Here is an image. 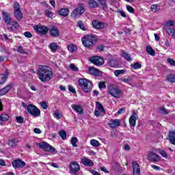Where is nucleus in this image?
I'll use <instances>...</instances> for the list:
<instances>
[{"label": "nucleus", "instance_id": "4", "mask_svg": "<svg viewBox=\"0 0 175 175\" xmlns=\"http://www.w3.org/2000/svg\"><path fill=\"white\" fill-rule=\"evenodd\" d=\"M84 12H85L84 5L79 4V7L71 12V17H73L74 18H79L81 14H83Z\"/></svg>", "mask_w": 175, "mask_h": 175}, {"label": "nucleus", "instance_id": "61", "mask_svg": "<svg viewBox=\"0 0 175 175\" xmlns=\"http://www.w3.org/2000/svg\"><path fill=\"white\" fill-rule=\"evenodd\" d=\"M33 132L34 133H37L38 135H40V133H42V131H40V129L38 128H35L33 129Z\"/></svg>", "mask_w": 175, "mask_h": 175}, {"label": "nucleus", "instance_id": "1", "mask_svg": "<svg viewBox=\"0 0 175 175\" xmlns=\"http://www.w3.org/2000/svg\"><path fill=\"white\" fill-rule=\"evenodd\" d=\"M37 75L39 80L42 83L50 81L53 79V70L49 66H39L37 70Z\"/></svg>", "mask_w": 175, "mask_h": 175}, {"label": "nucleus", "instance_id": "16", "mask_svg": "<svg viewBox=\"0 0 175 175\" xmlns=\"http://www.w3.org/2000/svg\"><path fill=\"white\" fill-rule=\"evenodd\" d=\"M12 166L14 169H18L19 167H24L26 165L25 162L23 160L17 159L12 161Z\"/></svg>", "mask_w": 175, "mask_h": 175}, {"label": "nucleus", "instance_id": "41", "mask_svg": "<svg viewBox=\"0 0 175 175\" xmlns=\"http://www.w3.org/2000/svg\"><path fill=\"white\" fill-rule=\"evenodd\" d=\"M59 135L62 140H65V139H66V132L65 131V130L60 131L59 132Z\"/></svg>", "mask_w": 175, "mask_h": 175}, {"label": "nucleus", "instance_id": "33", "mask_svg": "<svg viewBox=\"0 0 175 175\" xmlns=\"http://www.w3.org/2000/svg\"><path fill=\"white\" fill-rule=\"evenodd\" d=\"M68 50L69 53H75L77 51V46L73 44L68 45Z\"/></svg>", "mask_w": 175, "mask_h": 175}, {"label": "nucleus", "instance_id": "50", "mask_svg": "<svg viewBox=\"0 0 175 175\" xmlns=\"http://www.w3.org/2000/svg\"><path fill=\"white\" fill-rule=\"evenodd\" d=\"M160 111L162 114H169L170 113V111H167V109L163 107L160 108Z\"/></svg>", "mask_w": 175, "mask_h": 175}, {"label": "nucleus", "instance_id": "10", "mask_svg": "<svg viewBox=\"0 0 175 175\" xmlns=\"http://www.w3.org/2000/svg\"><path fill=\"white\" fill-rule=\"evenodd\" d=\"M92 25L95 29H105V28H107V27H109V24L99 21H93L92 22Z\"/></svg>", "mask_w": 175, "mask_h": 175}, {"label": "nucleus", "instance_id": "21", "mask_svg": "<svg viewBox=\"0 0 175 175\" xmlns=\"http://www.w3.org/2000/svg\"><path fill=\"white\" fill-rule=\"evenodd\" d=\"M49 33L52 38H58L59 36V30L55 27H53L49 29Z\"/></svg>", "mask_w": 175, "mask_h": 175}, {"label": "nucleus", "instance_id": "31", "mask_svg": "<svg viewBox=\"0 0 175 175\" xmlns=\"http://www.w3.org/2000/svg\"><path fill=\"white\" fill-rule=\"evenodd\" d=\"M49 47L52 53H55L58 50V45L57 44V42L51 43Z\"/></svg>", "mask_w": 175, "mask_h": 175}, {"label": "nucleus", "instance_id": "20", "mask_svg": "<svg viewBox=\"0 0 175 175\" xmlns=\"http://www.w3.org/2000/svg\"><path fill=\"white\" fill-rule=\"evenodd\" d=\"M107 64L111 68H117L120 66V61L117 59H109Z\"/></svg>", "mask_w": 175, "mask_h": 175}, {"label": "nucleus", "instance_id": "17", "mask_svg": "<svg viewBox=\"0 0 175 175\" xmlns=\"http://www.w3.org/2000/svg\"><path fill=\"white\" fill-rule=\"evenodd\" d=\"M137 120V113L136 112L133 111L130 118H129V124L131 126H136V120Z\"/></svg>", "mask_w": 175, "mask_h": 175}, {"label": "nucleus", "instance_id": "62", "mask_svg": "<svg viewBox=\"0 0 175 175\" xmlns=\"http://www.w3.org/2000/svg\"><path fill=\"white\" fill-rule=\"evenodd\" d=\"M124 113H125V108L123 107V108H121L118 111V114L120 115V114H124Z\"/></svg>", "mask_w": 175, "mask_h": 175}, {"label": "nucleus", "instance_id": "53", "mask_svg": "<svg viewBox=\"0 0 175 175\" xmlns=\"http://www.w3.org/2000/svg\"><path fill=\"white\" fill-rule=\"evenodd\" d=\"M16 122H18V124H23V122H24V118H23L22 116H17Z\"/></svg>", "mask_w": 175, "mask_h": 175}, {"label": "nucleus", "instance_id": "46", "mask_svg": "<svg viewBox=\"0 0 175 175\" xmlns=\"http://www.w3.org/2000/svg\"><path fill=\"white\" fill-rule=\"evenodd\" d=\"M70 69L74 72H79V68L75 65V64H70Z\"/></svg>", "mask_w": 175, "mask_h": 175}, {"label": "nucleus", "instance_id": "45", "mask_svg": "<svg viewBox=\"0 0 175 175\" xmlns=\"http://www.w3.org/2000/svg\"><path fill=\"white\" fill-rule=\"evenodd\" d=\"M7 80H8V75H3V76L1 78V81H0L1 85L5 84V83H6V81H7Z\"/></svg>", "mask_w": 175, "mask_h": 175}, {"label": "nucleus", "instance_id": "57", "mask_svg": "<svg viewBox=\"0 0 175 175\" xmlns=\"http://www.w3.org/2000/svg\"><path fill=\"white\" fill-rule=\"evenodd\" d=\"M167 62H168V64H170V65H172V66H175V61L173 59H167Z\"/></svg>", "mask_w": 175, "mask_h": 175}, {"label": "nucleus", "instance_id": "60", "mask_svg": "<svg viewBox=\"0 0 175 175\" xmlns=\"http://www.w3.org/2000/svg\"><path fill=\"white\" fill-rule=\"evenodd\" d=\"M24 35H25V38H32V33H31V32H29V31H25L24 33Z\"/></svg>", "mask_w": 175, "mask_h": 175}, {"label": "nucleus", "instance_id": "14", "mask_svg": "<svg viewBox=\"0 0 175 175\" xmlns=\"http://www.w3.org/2000/svg\"><path fill=\"white\" fill-rule=\"evenodd\" d=\"M8 29H10L12 32L17 31L20 28V25L16 21H11L8 25Z\"/></svg>", "mask_w": 175, "mask_h": 175}, {"label": "nucleus", "instance_id": "13", "mask_svg": "<svg viewBox=\"0 0 175 175\" xmlns=\"http://www.w3.org/2000/svg\"><path fill=\"white\" fill-rule=\"evenodd\" d=\"M80 171V165L77 161H71L70 163V172L72 174H76L77 172Z\"/></svg>", "mask_w": 175, "mask_h": 175}, {"label": "nucleus", "instance_id": "43", "mask_svg": "<svg viewBox=\"0 0 175 175\" xmlns=\"http://www.w3.org/2000/svg\"><path fill=\"white\" fill-rule=\"evenodd\" d=\"M79 142V139H77V137H74L71 139V144L73 147H77V144H76V143H77Z\"/></svg>", "mask_w": 175, "mask_h": 175}, {"label": "nucleus", "instance_id": "32", "mask_svg": "<svg viewBox=\"0 0 175 175\" xmlns=\"http://www.w3.org/2000/svg\"><path fill=\"white\" fill-rule=\"evenodd\" d=\"M146 53L149 54V55H152V57H154L155 55V51L151 47V46H146Z\"/></svg>", "mask_w": 175, "mask_h": 175}, {"label": "nucleus", "instance_id": "11", "mask_svg": "<svg viewBox=\"0 0 175 175\" xmlns=\"http://www.w3.org/2000/svg\"><path fill=\"white\" fill-rule=\"evenodd\" d=\"M34 30L37 33L40 35H46L49 32V29L46 26H42L40 25H36L33 27Z\"/></svg>", "mask_w": 175, "mask_h": 175}, {"label": "nucleus", "instance_id": "23", "mask_svg": "<svg viewBox=\"0 0 175 175\" xmlns=\"http://www.w3.org/2000/svg\"><path fill=\"white\" fill-rule=\"evenodd\" d=\"M168 139H169L170 143L175 146V130L169 131Z\"/></svg>", "mask_w": 175, "mask_h": 175}, {"label": "nucleus", "instance_id": "5", "mask_svg": "<svg viewBox=\"0 0 175 175\" xmlns=\"http://www.w3.org/2000/svg\"><path fill=\"white\" fill-rule=\"evenodd\" d=\"M148 159L150 161V162H159V161H161V157L158 154L157 150H152L149 151Z\"/></svg>", "mask_w": 175, "mask_h": 175}, {"label": "nucleus", "instance_id": "38", "mask_svg": "<svg viewBox=\"0 0 175 175\" xmlns=\"http://www.w3.org/2000/svg\"><path fill=\"white\" fill-rule=\"evenodd\" d=\"M90 144L93 147H99V146H100V143H99V142L96 139H91Z\"/></svg>", "mask_w": 175, "mask_h": 175}, {"label": "nucleus", "instance_id": "54", "mask_svg": "<svg viewBox=\"0 0 175 175\" xmlns=\"http://www.w3.org/2000/svg\"><path fill=\"white\" fill-rule=\"evenodd\" d=\"M173 25H174V21H168L165 23V27H173Z\"/></svg>", "mask_w": 175, "mask_h": 175}, {"label": "nucleus", "instance_id": "36", "mask_svg": "<svg viewBox=\"0 0 175 175\" xmlns=\"http://www.w3.org/2000/svg\"><path fill=\"white\" fill-rule=\"evenodd\" d=\"M96 106L98 111H100V113H106V111H105V108H103V105H102V104H100V103L96 102Z\"/></svg>", "mask_w": 175, "mask_h": 175}, {"label": "nucleus", "instance_id": "19", "mask_svg": "<svg viewBox=\"0 0 175 175\" xmlns=\"http://www.w3.org/2000/svg\"><path fill=\"white\" fill-rule=\"evenodd\" d=\"M108 125L110 126V128L116 129V128H118V126L121 125V122L118 119H112L110 120Z\"/></svg>", "mask_w": 175, "mask_h": 175}, {"label": "nucleus", "instance_id": "55", "mask_svg": "<svg viewBox=\"0 0 175 175\" xmlns=\"http://www.w3.org/2000/svg\"><path fill=\"white\" fill-rule=\"evenodd\" d=\"M98 88L100 90H102V88H106V84L103 81H100L98 83Z\"/></svg>", "mask_w": 175, "mask_h": 175}, {"label": "nucleus", "instance_id": "40", "mask_svg": "<svg viewBox=\"0 0 175 175\" xmlns=\"http://www.w3.org/2000/svg\"><path fill=\"white\" fill-rule=\"evenodd\" d=\"M113 73H114L116 77H118V76H120V75H124L125 70H116L114 71Z\"/></svg>", "mask_w": 175, "mask_h": 175}, {"label": "nucleus", "instance_id": "42", "mask_svg": "<svg viewBox=\"0 0 175 175\" xmlns=\"http://www.w3.org/2000/svg\"><path fill=\"white\" fill-rule=\"evenodd\" d=\"M131 68L135 70L140 69V68H142V64L139 62H136L134 64H131Z\"/></svg>", "mask_w": 175, "mask_h": 175}, {"label": "nucleus", "instance_id": "51", "mask_svg": "<svg viewBox=\"0 0 175 175\" xmlns=\"http://www.w3.org/2000/svg\"><path fill=\"white\" fill-rule=\"evenodd\" d=\"M40 105L42 109H44V110L47 109V107H49V105H47V103H46V102H41L40 103Z\"/></svg>", "mask_w": 175, "mask_h": 175}, {"label": "nucleus", "instance_id": "3", "mask_svg": "<svg viewBox=\"0 0 175 175\" xmlns=\"http://www.w3.org/2000/svg\"><path fill=\"white\" fill-rule=\"evenodd\" d=\"M83 46L88 49L92 47L96 43V38L94 36L86 35L81 39Z\"/></svg>", "mask_w": 175, "mask_h": 175}, {"label": "nucleus", "instance_id": "37", "mask_svg": "<svg viewBox=\"0 0 175 175\" xmlns=\"http://www.w3.org/2000/svg\"><path fill=\"white\" fill-rule=\"evenodd\" d=\"M100 3V6H102L103 9H107V0H97Z\"/></svg>", "mask_w": 175, "mask_h": 175}, {"label": "nucleus", "instance_id": "64", "mask_svg": "<svg viewBox=\"0 0 175 175\" xmlns=\"http://www.w3.org/2000/svg\"><path fill=\"white\" fill-rule=\"evenodd\" d=\"M90 173H92L93 175H100V174L94 170H90Z\"/></svg>", "mask_w": 175, "mask_h": 175}, {"label": "nucleus", "instance_id": "28", "mask_svg": "<svg viewBox=\"0 0 175 175\" xmlns=\"http://www.w3.org/2000/svg\"><path fill=\"white\" fill-rule=\"evenodd\" d=\"M89 73L93 75V76H99L100 71L94 67L89 68Z\"/></svg>", "mask_w": 175, "mask_h": 175}, {"label": "nucleus", "instance_id": "15", "mask_svg": "<svg viewBox=\"0 0 175 175\" xmlns=\"http://www.w3.org/2000/svg\"><path fill=\"white\" fill-rule=\"evenodd\" d=\"M2 17L3 20L4 21L5 24H7V25L8 24H10L12 21V14H10V13L5 11H2Z\"/></svg>", "mask_w": 175, "mask_h": 175}, {"label": "nucleus", "instance_id": "7", "mask_svg": "<svg viewBox=\"0 0 175 175\" xmlns=\"http://www.w3.org/2000/svg\"><path fill=\"white\" fill-rule=\"evenodd\" d=\"M14 14L16 20L18 21L23 20V12H21V8H20V4L18 2H16L14 5Z\"/></svg>", "mask_w": 175, "mask_h": 175}, {"label": "nucleus", "instance_id": "12", "mask_svg": "<svg viewBox=\"0 0 175 175\" xmlns=\"http://www.w3.org/2000/svg\"><path fill=\"white\" fill-rule=\"evenodd\" d=\"M38 146L40 148H42V150H44V151H48L49 152H55V148L51 146L50 144H47V142H40L38 144Z\"/></svg>", "mask_w": 175, "mask_h": 175}, {"label": "nucleus", "instance_id": "27", "mask_svg": "<svg viewBox=\"0 0 175 175\" xmlns=\"http://www.w3.org/2000/svg\"><path fill=\"white\" fill-rule=\"evenodd\" d=\"M8 144L10 147H16L18 144V139L16 138H12L8 140Z\"/></svg>", "mask_w": 175, "mask_h": 175}, {"label": "nucleus", "instance_id": "18", "mask_svg": "<svg viewBox=\"0 0 175 175\" xmlns=\"http://www.w3.org/2000/svg\"><path fill=\"white\" fill-rule=\"evenodd\" d=\"M13 83H10V85H8L5 88H3L0 90V96H3V95H6L12 88H13Z\"/></svg>", "mask_w": 175, "mask_h": 175}, {"label": "nucleus", "instance_id": "24", "mask_svg": "<svg viewBox=\"0 0 175 175\" xmlns=\"http://www.w3.org/2000/svg\"><path fill=\"white\" fill-rule=\"evenodd\" d=\"M133 169L134 175H140V167L136 161L133 162Z\"/></svg>", "mask_w": 175, "mask_h": 175}, {"label": "nucleus", "instance_id": "47", "mask_svg": "<svg viewBox=\"0 0 175 175\" xmlns=\"http://www.w3.org/2000/svg\"><path fill=\"white\" fill-rule=\"evenodd\" d=\"M126 9L128 12H129V13H135V9L129 5H126Z\"/></svg>", "mask_w": 175, "mask_h": 175}, {"label": "nucleus", "instance_id": "30", "mask_svg": "<svg viewBox=\"0 0 175 175\" xmlns=\"http://www.w3.org/2000/svg\"><path fill=\"white\" fill-rule=\"evenodd\" d=\"M88 3L90 8H98V6H99V3H98V1L95 0H89Z\"/></svg>", "mask_w": 175, "mask_h": 175}, {"label": "nucleus", "instance_id": "48", "mask_svg": "<svg viewBox=\"0 0 175 175\" xmlns=\"http://www.w3.org/2000/svg\"><path fill=\"white\" fill-rule=\"evenodd\" d=\"M150 9L153 13H157L158 12V5L153 4L150 6Z\"/></svg>", "mask_w": 175, "mask_h": 175}, {"label": "nucleus", "instance_id": "35", "mask_svg": "<svg viewBox=\"0 0 175 175\" xmlns=\"http://www.w3.org/2000/svg\"><path fill=\"white\" fill-rule=\"evenodd\" d=\"M122 55L123 58L126 59V61H128V62H132V57H131V55H129V53L122 52Z\"/></svg>", "mask_w": 175, "mask_h": 175}, {"label": "nucleus", "instance_id": "63", "mask_svg": "<svg viewBox=\"0 0 175 175\" xmlns=\"http://www.w3.org/2000/svg\"><path fill=\"white\" fill-rule=\"evenodd\" d=\"M118 13H120L122 17H124V18L126 17V14H125V12L124 11H122L121 10H119L118 11Z\"/></svg>", "mask_w": 175, "mask_h": 175}, {"label": "nucleus", "instance_id": "2", "mask_svg": "<svg viewBox=\"0 0 175 175\" xmlns=\"http://www.w3.org/2000/svg\"><path fill=\"white\" fill-rule=\"evenodd\" d=\"M78 83L83 92L89 94V92H91L92 91V88L94 87L92 81L87 79L81 78L78 80Z\"/></svg>", "mask_w": 175, "mask_h": 175}, {"label": "nucleus", "instance_id": "56", "mask_svg": "<svg viewBox=\"0 0 175 175\" xmlns=\"http://www.w3.org/2000/svg\"><path fill=\"white\" fill-rule=\"evenodd\" d=\"M68 91H70V92H72V94H76V90L75 89V88H73V86L70 85H68Z\"/></svg>", "mask_w": 175, "mask_h": 175}, {"label": "nucleus", "instance_id": "49", "mask_svg": "<svg viewBox=\"0 0 175 175\" xmlns=\"http://www.w3.org/2000/svg\"><path fill=\"white\" fill-rule=\"evenodd\" d=\"M18 53H20L21 54H28L27 51H25L24 49H23V46H20L18 47L17 50Z\"/></svg>", "mask_w": 175, "mask_h": 175}, {"label": "nucleus", "instance_id": "44", "mask_svg": "<svg viewBox=\"0 0 175 175\" xmlns=\"http://www.w3.org/2000/svg\"><path fill=\"white\" fill-rule=\"evenodd\" d=\"M44 14L46 17H49V18H51L53 16H54V14H53V12L49 10H45Z\"/></svg>", "mask_w": 175, "mask_h": 175}, {"label": "nucleus", "instance_id": "22", "mask_svg": "<svg viewBox=\"0 0 175 175\" xmlns=\"http://www.w3.org/2000/svg\"><path fill=\"white\" fill-rule=\"evenodd\" d=\"M81 162L85 166H94V162L87 157L82 158Z\"/></svg>", "mask_w": 175, "mask_h": 175}, {"label": "nucleus", "instance_id": "34", "mask_svg": "<svg viewBox=\"0 0 175 175\" xmlns=\"http://www.w3.org/2000/svg\"><path fill=\"white\" fill-rule=\"evenodd\" d=\"M167 80L169 83H175V75L174 74H169L167 75Z\"/></svg>", "mask_w": 175, "mask_h": 175}, {"label": "nucleus", "instance_id": "59", "mask_svg": "<svg viewBox=\"0 0 175 175\" xmlns=\"http://www.w3.org/2000/svg\"><path fill=\"white\" fill-rule=\"evenodd\" d=\"M160 154L163 158H166L167 157V153L165 150H161Z\"/></svg>", "mask_w": 175, "mask_h": 175}, {"label": "nucleus", "instance_id": "29", "mask_svg": "<svg viewBox=\"0 0 175 175\" xmlns=\"http://www.w3.org/2000/svg\"><path fill=\"white\" fill-rule=\"evenodd\" d=\"M9 120V116L6 113H3L0 116V125H2L3 122H6Z\"/></svg>", "mask_w": 175, "mask_h": 175}, {"label": "nucleus", "instance_id": "39", "mask_svg": "<svg viewBox=\"0 0 175 175\" xmlns=\"http://www.w3.org/2000/svg\"><path fill=\"white\" fill-rule=\"evenodd\" d=\"M165 32L166 33H168V35L171 36H174V38L175 37V29H165Z\"/></svg>", "mask_w": 175, "mask_h": 175}, {"label": "nucleus", "instance_id": "25", "mask_svg": "<svg viewBox=\"0 0 175 175\" xmlns=\"http://www.w3.org/2000/svg\"><path fill=\"white\" fill-rule=\"evenodd\" d=\"M58 14L59 16H62L63 17H67L69 16V9L68 8H62L58 11Z\"/></svg>", "mask_w": 175, "mask_h": 175}, {"label": "nucleus", "instance_id": "58", "mask_svg": "<svg viewBox=\"0 0 175 175\" xmlns=\"http://www.w3.org/2000/svg\"><path fill=\"white\" fill-rule=\"evenodd\" d=\"M54 117H55V118H57L58 120H59V118H61V113H59V111H55Z\"/></svg>", "mask_w": 175, "mask_h": 175}, {"label": "nucleus", "instance_id": "9", "mask_svg": "<svg viewBox=\"0 0 175 175\" xmlns=\"http://www.w3.org/2000/svg\"><path fill=\"white\" fill-rule=\"evenodd\" d=\"M108 92L111 95V96H113V98H120V96H121V90L115 86L109 87Z\"/></svg>", "mask_w": 175, "mask_h": 175}, {"label": "nucleus", "instance_id": "52", "mask_svg": "<svg viewBox=\"0 0 175 175\" xmlns=\"http://www.w3.org/2000/svg\"><path fill=\"white\" fill-rule=\"evenodd\" d=\"M78 25L82 31H85V27H84V24H83V22L81 21H78Z\"/></svg>", "mask_w": 175, "mask_h": 175}, {"label": "nucleus", "instance_id": "6", "mask_svg": "<svg viewBox=\"0 0 175 175\" xmlns=\"http://www.w3.org/2000/svg\"><path fill=\"white\" fill-rule=\"evenodd\" d=\"M27 112L33 117H40V109L32 104L27 106Z\"/></svg>", "mask_w": 175, "mask_h": 175}, {"label": "nucleus", "instance_id": "26", "mask_svg": "<svg viewBox=\"0 0 175 175\" xmlns=\"http://www.w3.org/2000/svg\"><path fill=\"white\" fill-rule=\"evenodd\" d=\"M71 107L75 111H77L79 114H83L84 111H83V107L80 105H72Z\"/></svg>", "mask_w": 175, "mask_h": 175}, {"label": "nucleus", "instance_id": "8", "mask_svg": "<svg viewBox=\"0 0 175 175\" xmlns=\"http://www.w3.org/2000/svg\"><path fill=\"white\" fill-rule=\"evenodd\" d=\"M89 61L97 66H100L105 64V59L100 56H93L89 59Z\"/></svg>", "mask_w": 175, "mask_h": 175}]
</instances>
